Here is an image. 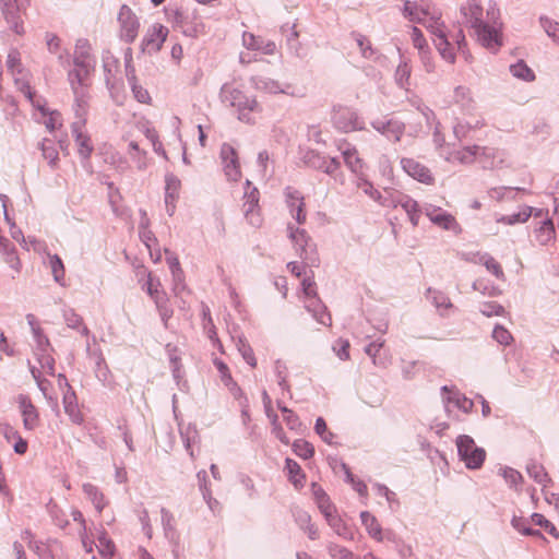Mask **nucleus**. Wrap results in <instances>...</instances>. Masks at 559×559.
I'll use <instances>...</instances> for the list:
<instances>
[{
	"instance_id": "13d9d810",
	"label": "nucleus",
	"mask_w": 559,
	"mask_h": 559,
	"mask_svg": "<svg viewBox=\"0 0 559 559\" xmlns=\"http://www.w3.org/2000/svg\"><path fill=\"white\" fill-rule=\"evenodd\" d=\"M5 262L9 264V266L12 270V277H15V275L20 274L21 269H22V263L14 250L7 253Z\"/></svg>"
},
{
	"instance_id": "3c124183",
	"label": "nucleus",
	"mask_w": 559,
	"mask_h": 559,
	"mask_svg": "<svg viewBox=\"0 0 559 559\" xmlns=\"http://www.w3.org/2000/svg\"><path fill=\"white\" fill-rule=\"evenodd\" d=\"M324 518L337 535L343 536L345 534V525L342 519L336 514V510L332 511L331 515H324Z\"/></svg>"
},
{
	"instance_id": "f3484780",
	"label": "nucleus",
	"mask_w": 559,
	"mask_h": 559,
	"mask_svg": "<svg viewBox=\"0 0 559 559\" xmlns=\"http://www.w3.org/2000/svg\"><path fill=\"white\" fill-rule=\"evenodd\" d=\"M262 396H263L265 414L271 421L273 435L284 444H288L289 439L287 438L286 433L284 432L283 427L281 426V424L278 421L277 414L273 409L271 397L269 396V394L266 392H263Z\"/></svg>"
},
{
	"instance_id": "cd10ccee",
	"label": "nucleus",
	"mask_w": 559,
	"mask_h": 559,
	"mask_svg": "<svg viewBox=\"0 0 559 559\" xmlns=\"http://www.w3.org/2000/svg\"><path fill=\"white\" fill-rule=\"evenodd\" d=\"M360 519L369 536L378 542H381L383 539L382 528L377 518L368 511H362L360 513Z\"/></svg>"
},
{
	"instance_id": "0eeeda50",
	"label": "nucleus",
	"mask_w": 559,
	"mask_h": 559,
	"mask_svg": "<svg viewBox=\"0 0 559 559\" xmlns=\"http://www.w3.org/2000/svg\"><path fill=\"white\" fill-rule=\"evenodd\" d=\"M242 212L247 223L254 229H258L263 224V217L259 206V191L253 188L245 194L242 204Z\"/></svg>"
},
{
	"instance_id": "49530a36",
	"label": "nucleus",
	"mask_w": 559,
	"mask_h": 559,
	"mask_svg": "<svg viewBox=\"0 0 559 559\" xmlns=\"http://www.w3.org/2000/svg\"><path fill=\"white\" fill-rule=\"evenodd\" d=\"M214 365H215V367L217 368V370L219 372V377H221L222 382L226 386L235 385V382L233 380V377L230 374L228 366L225 362H223L222 360H219V359H214Z\"/></svg>"
},
{
	"instance_id": "680f3d73",
	"label": "nucleus",
	"mask_w": 559,
	"mask_h": 559,
	"mask_svg": "<svg viewBox=\"0 0 559 559\" xmlns=\"http://www.w3.org/2000/svg\"><path fill=\"white\" fill-rule=\"evenodd\" d=\"M485 266L486 269L491 273L493 274L497 278H503L504 274H503V270H502V266L500 265V263L495 260L493 258H488L486 261H485Z\"/></svg>"
},
{
	"instance_id": "a18cd8bd",
	"label": "nucleus",
	"mask_w": 559,
	"mask_h": 559,
	"mask_svg": "<svg viewBox=\"0 0 559 559\" xmlns=\"http://www.w3.org/2000/svg\"><path fill=\"white\" fill-rule=\"evenodd\" d=\"M403 207L406 211L412 224L414 226H417L419 219V210L417 202L409 198H406L405 202L403 203Z\"/></svg>"
},
{
	"instance_id": "aec40b11",
	"label": "nucleus",
	"mask_w": 559,
	"mask_h": 559,
	"mask_svg": "<svg viewBox=\"0 0 559 559\" xmlns=\"http://www.w3.org/2000/svg\"><path fill=\"white\" fill-rule=\"evenodd\" d=\"M535 239L540 246L554 243L556 240V229L552 221L548 217L544 218L539 226L535 228Z\"/></svg>"
},
{
	"instance_id": "2eb2a0df",
	"label": "nucleus",
	"mask_w": 559,
	"mask_h": 559,
	"mask_svg": "<svg viewBox=\"0 0 559 559\" xmlns=\"http://www.w3.org/2000/svg\"><path fill=\"white\" fill-rule=\"evenodd\" d=\"M165 252L167 254L166 261L170 269L173 280H174L173 292L176 296H178L182 292H185L187 288L186 283H185V272L180 265L178 257L168 250H165Z\"/></svg>"
},
{
	"instance_id": "6ab92c4d",
	"label": "nucleus",
	"mask_w": 559,
	"mask_h": 559,
	"mask_svg": "<svg viewBox=\"0 0 559 559\" xmlns=\"http://www.w3.org/2000/svg\"><path fill=\"white\" fill-rule=\"evenodd\" d=\"M411 39L416 49H418L419 56L424 61L428 71L433 69V66L430 62V51L428 47V43L423 34V32L417 27L413 26L411 29Z\"/></svg>"
},
{
	"instance_id": "dca6fc26",
	"label": "nucleus",
	"mask_w": 559,
	"mask_h": 559,
	"mask_svg": "<svg viewBox=\"0 0 559 559\" xmlns=\"http://www.w3.org/2000/svg\"><path fill=\"white\" fill-rule=\"evenodd\" d=\"M231 99L230 104L231 106L236 107L239 111V118L241 120L249 121L247 118V112H252L259 110V104L255 99L249 98L245 96L240 91L234 90L230 93Z\"/></svg>"
},
{
	"instance_id": "69168bd1",
	"label": "nucleus",
	"mask_w": 559,
	"mask_h": 559,
	"mask_svg": "<svg viewBox=\"0 0 559 559\" xmlns=\"http://www.w3.org/2000/svg\"><path fill=\"white\" fill-rule=\"evenodd\" d=\"M0 352L12 356L14 354L13 346L9 343L4 332L0 329Z\"/></svg>"
},
{
	"instance_id": "09e8293b",
	"label": "nucleus",
	"mask_w": 559,
	"mask_h": 559,
	"mask_svg": "<svg viewBox=\"0 0 559 559\" xmlns=\"http://www.w3.org/2000/svg\"><path fill=\"white\" fill-rule=\"evenodd\" d=\"M328 549L333 559H353L352 551L341 545L330 544Z\"/></svg>"
},
{
	"instance_id": "a878e982",
	"label": "nucleus",
	"mask_w": 559,
	"mask_h": 559,
	"mask_svg": "<svg viewBox=\"0 0 559 559\" xmlns=\"http://www.w3.org/2000/svg\"><path fill=\"white\" fill-rule=\"evenodd\" d=\"M285 471L289 481L294 485L295 488L300 489L305 486L306 475L296 461L286 459Z\"/></svg>"
},
{
	"instance_id": "4c0bfd02",
	"label": "nucleus",
	"mask_w": 559,
	"mask_h": 559,
	"mask_svg": "<svg viewBox=\"0 0 559 559\" xmlns=\"http://www.w3.org/2000/svg\"><path fill=\"white\" fill-rule=\"evenodd\" d=\"M510 71L515 78L524 80L526 82H532L535 80V74L533 70L522 60H520L515 64H512L510 67Z\"/></svg>"
},
{
	"instance_id": "0e129e2a",
	"label": "nucleus",
	"mask_w": 559,
	"mask_h": 559,
	"mask_svg": "<svg viewBox=\"0 0 559 559\" xmlns=\"http://www.w3.org/2000/svg\"><path fill=\"white\" fill-rule=\"evenodd\" d=\"M243 44L249 49L253 50H260L261 49V43L259 39L251 33H245L243 34Z\"/></svg>"
},
{
	"instance_id": "c9c22d12",
	"label": "nucleus",
	"mask_w": 559,
	"mask_h": 559,
	"mask_svg": "<svg viewBox=\"0 0 559 559\" xmlns=\"http://www.w3.org/2000/svg\"><path fill=\"white\" fill-rule=\"evenodd\" d=\"M532 215L533 209L530 206H523L514 214L502 216L498 222L509 225L525 223Z\"/></svg>"
},
{
	"instance_id": "b1692460",
	"label": "nucleus",
	"mask_w": 559,
	"mask_h": 559,
	"mask_svg": "<svg viewBox=\"0 0 559 559\" xmlns=\"http://www.w3.org/2000/svg\"><path fill=\"white\" fill-rule=\"evenodd\" d=\"M477 145L466 146L448 154L447 160L451 163L471 164L473 163L480 152Z\"/></svg>"
},
{
	"instance_id": "052dcab7",
	"label": "nucleus",
	"mask_w": 559,
	"mask_h": 559,
	"mask_svg": "<svg viewBox=\"0 0 559 559\" xmlns=\"http://www.w3.org/2000/svg\"><path fill=\"white\" fill-rule=\"evenodd\" d=\"M129 147H130V154H131L132 158H135L138 162L136 167L139 169H144L146 167V162L144 159L145 154L140 151V148L135 142H131L129 144Z\"/></svg>"
},
{
	"instance_id": "39448f33",
	"label": "nucleus",
	"mask_w": 559,
	"mask_h": 559,
	"mask_svg": "<svg viewBox=\"0 0 559 559\" xmlns=\"http://www.w3.org/2000/svg\"><path fill=\"white\" fill-rule=\"evenodd\" d=\"M7 68L11 75L14 78L17 88L33 102V93L29 85V73L24 69L21 60V55L17 50L13 49L9 52L7 58Z\"/></svg>"
},
{
	"instance_id": "2f4dec72",
	"label": "nucleus",
	"mask_w": 559,
	"mask_h": 559,
	"mask_svg": "<svg viewBox=\"0 0 559 559\" xmlns=\"http://www.w3.org/2000/svg\"><path fill=\"white\" fill-rule=\"evenodd\" d=\"M144 273L146 275V280L143 283L142 288L146 290V293L150 295V297L153 300H156L159 297H162L163 295H165V293L162 289L160 281L158 278H156L152 274V272H144Z\"/></svg>"
},
{
	"instance_id": "72a5a7b5",
	"label": "nucleus",
	"mask_w": 559,
	"mask_h": 559,
	"mask_svg": "<svg viewBox=\"0 0 559 559\" xmlns=\"http://www.w3.org/2000/svg\"><path fill=\"white\" fill-rule=\"evenodd\" d=\"M48 260L55 281L60 285H66V269L60 257L57 254H49Z\"/></svg>"
},
{
	"instance_id": "79ce46f5",
	"label": "nucleus",
	"mask_w": 559,
	"mask_h": 559,
	"mask_svg": "<svg viewBox=\"0 0 559 559\" xmlns=\"http://www.w3.org/2000/svg\"><path fill=\"white\" fill-rule=\"evenodd\" d=\"M142 239L150 251L151 259L155 263H158L162 260V254L159 250H153L154 245H156V239L153 234L151 231H144L142 234Z\"/></svg>"
},
{
	"instance_id": "bb28decb",
	"label": "nucleus",
	"mask_w": 559,
	"mask_h": 559,
	"mask_svg": "<svg viewBox=\"0 0 559 559\" xmlns=\"http://www.w3.org/2000/svg\"><path fill=\"white\" fill-rule=\"evenodd\" d=\"M312 496L314 498L318 508L323 515H331L332 511H335L334 504L331 502L329 496L323 488L317 484L311 486Z\"/></svg>"
},
{
	"instance_id": "f8f14e48",
	"label": "nucleus",
	"mask_w": 559,
	"mask_h": 559,
	"mask_svg": "<svg viewBox=\"0 0 559 559\" xmlns=\"http://www.w3.org/2000/svg\"><path fill=\"white\" fill-rule=\"evenodd\" d=\"M286 203L290 210L292 215L296 218L299 224H304L307 219V213L305 211V199L304 195L293 188H287L285 191Z\"/></svg>"
},
{
	"instance_id": "4d7b16f0",
	"label": "nucleus",
	"mask_w": 559,
	"mask_h": 559,
	"mask_svg": "<svg viewBox=\"0 0 559 559\" xmlns=\"http://www.w3.org/2000/svg\"><path fill=\"white\" fill-rule=\"evenodd\" d=\"M316 432L323 439V441L331 443L333 440V433L328 430L326 423L323 418L319 417L314 426Z\"/></svg>"
},
{
	"instance_id": "4468645a",
	"label": "nucleus",
	"mask_w": 559,
	"mask_h": 559,
	"mask_svg": "<svg viewBox=\"0 0 559 559\" xmlns=\"http://www.w3.org/2000/svg\"><path fill=\"white\" fill-rule=\"evenodd\" d=\"M72 134L78 146L79 155L85 159L90 158L94 147L90 135L85 131L84 122L73 123Z\"/></svg>"
},
{
	"instance_id": "412c9836",
	"label": "nucleus",
	"mask_w": 559,
	"mask_h": 559,
	"mask_svg": "<svg viewBox=\"0 0 559 559\" xmlns=\"http://www.w3.org/2000/svg\"><path fill=\"white\" fill-rule=\"evenodd\" d=\"M0 432L4 436L9 443H12L15 453L20 455L26 453L28 448L27 441L23 439L19 431H16L13 427L7 424L0 425Z\"/></svg>"
},
{
	"instance_id": "f03ea898",
	"label": "nucleus",
	"mask_w": 559,
	"mask_h": 559,
	"mask_svg": "<svg viewBox=\"0 0 559 559\" xmlns=\"http://www.w3.org/2000/svg\"><path fill=\"white\" fill-rule=\"evenodd\" d=\"M419 24H423L435 36L433 41L441 57L445 61L454 63V47L448 39L445 26L441 21L440 14L437 12H431L429 9L428 14H425V17L420 21Z\"/></svg>"
},
{
	"instance_id": "1a4fd4ad",
	"label": "nucleus",
	"mask_w": 559,
	"mask_h": 559,
	"mask_svg": "<svg viewBox=\"0 0 559 559\" xmlns=\"http://www.w3.org/2000/svg\"><path fill=\"white\" fill-rule=\"evenodd\" d=\"M118 21L120 23L121 37L127 43H132L136 38L140 27L136 15L128 5H122L119 10Z\"/></svg>"
},
{
	"instance_id": "5701e85b",
	"label": "nucleus",
	"mask_w": 559,
	"mask_h": 559,
	"mask_svg": "<svg viewBox=\"0 0 559 559\" xmlns=\"http://www.w3.org/2000/svg\"><path fill=\"white\" fill-rule=\"evenodd\" d=\"M63 408L73 424L81 425L83 423L84 418L79 408L76 395L71 389L63 395Z\"/></svg>"
},
{
	"instance_id": "ddd939ff",
	"label": "nucleus",
	"mask_w": 559,
	"mask_h": 559,
	"mask_svg": "<svg viewBox=\"0 0 559 559\" xmlns=\"http://www.w3.org/2000/svg\"><path fill=\"white\" fill-rule=\"evenodd\" d=\"M403 169L414 179L425 185H432L435 178L431 171L419 162L413 158L402 159Z\"/></svg>"
},
{
	"instance_id": "603ef678",
	"label": "nucleus",
	"mask_w": 559,
	"mask_h": 559,
	"mask_svg": "<svg viewBox=\"0 0 559 559\" xmlns=\"http://www.w3.org/2000/svg\"><path fill=\"white\" fill-rule=\"evenodd\" d=\"M349 347L350 344L347 340L338 338L333 345V350L342 360H347L350 357Z\"/></svg>"
},
{
	"instance_id": "774afa93",
	"label": "nucleus",
	"mask_w": 559,
	"mask_h": 559,
	"mask_svg": "<svg viewBox=\"0 0 559 559\" xmlns=\"http://www.w3.org/2000/svg\"><path fill=\"white\" fill-rule=\"evenodd\" d=\"M528 473L531 476H533L538 483H543L546 478V474L544 473L543 467L533 465L528 468Z\"/></svg>"
},
{
	"instance_id": "ea45409f",
	"label": "nucleus",
	"mask_w": 559,
	"mask_h": 559,
	"mask_svg": "<svg viewBox=\"0 0 559 559\" xmlns=\"http://www.w3.org/2000/svg\"><path fill=\"white\" fill-rule=\"evenodd\" d=\"M293 450L301 459H310L314 454V449L311 443L306 440L298 439L293 443Z\"/></svg>"
},
{
	"instance_id": "e2e57ef3",
	"label": "nucleus",
	"mask_w": 559,
	"mask_h": 559,
	"mask_svg": "<svg viewBox=\"0 0 559 559\" xmlns=\"http://www.w3.org/2000/svg\"><path fill=\"white\" fill-rule=\"evenodd\" d=\"M132 92L134 97L142 104H148L151 102V96L144 87L138 84L132 85Z\"/></svg>"
},
{
	"instance_id": "393cba45",
	"label": "nucleus",
	"mask_w": 559,
	"mask_h": 559,
	"mask_svg": "<svg viewBox=\"0 0 559 559\" xmlns=\"http://www.w3.org/2000/svg\"><path fill=\"white\" fill-rule=\"evenodd\" d=\"M288 231H289V238L296 246L300 255L302 257L305 254V257L307 258L308 250H312V242H311L310 238L308 237L306 230L300 229V228H293L289 226Z\"/></svg>"
},
{
	"instance_id": "f257e3e1",
	"label": "nucleus",
	"mask_w": 559,
	"mask_h": 559,
	"mask_svg": "<svg viewBox=\"0 0 559 559\" xmlns=\"http://www.w3.org/2000/svg\"><path fill=\"white\" fill-rule=\"evenodd\" d=\"M465 23L474 31L476 41L484 48L497 52L503 45V22L497 3H490L486 10L478 0H467L461 8Z\"/></svg>"
},
{
	"instance_id": "7c9ffc66",
	"label": "nucleus",
	"mask_w": 559,
	"mask_h": 559,
	"mask_svg": "<svg viewBox=\"0 0 559 559\" xmlns=\"http://www.w3.org/2000/svg\"><path fill=\"white\" fill-rule=\"evenodd\" d=\"M343 157L345 164L352 171L356 174H360L362 171L365 164L355 147H347L343 150Z\"/></svg>"
},
{
	"instance_id": "a211bd4d",
	"label": "nucleus",
	"mask_w": 559,
	"mask_h": 559,
	"mask_svg": "<svg viewBox=\"0 0 559 559\" xmlns=\"http://www.w3.org/2000/svg\"><path fill=\"white\" fill-rule=\"evenodd\" d=\"M365 352L371 358L374 366L386 368L391 364V355L389 350L384 348L383 342L370 343Z\"/></svg>"
},
{
	"instance_id": "9b49d317",
	"label": "nucleus",
	"mask_w": 559,
	"mask_h": 559,
	"mask_svg": "<svg viewBox=\"0 0 559 559\" xmlns=\"http://www.w3.org/2000/svg\"><path fill=\"white\" fill-rule=\"evenodd\" d=\"M19 408L23 418V426L26 430H34L39 426V414L27 395L17 397Z\"/></svg>"
},
{
	"instance_id": "c03bdc74",
	"label": "nucleus",
	"mask_w": 559,
	"mask_h": 559,
	"mask_svg": "<svg viewBox=\"0 0 559 559\" xmlns=\"http://www.w3.org/2000/svg\"><path fill=\"white\" fill-rule=\"evenodd\" d=\"M345 473H346V479H347L348 483H350V485L353 486L354 490L359 496H361L362 498L366 499L367 496H368L367 485L362 480L356 479L347 467H345Z\"/></svg>"
},
{
	"instance_id": "338daca9",
	"label": "nucleus",
	"mask_w": 559,
	"mask_h": 559,
	"mask_svg": "<svg viewBox=\"0 0 559 559\" xmlns=\"http://www.w3.org/2000/svg\"><path fill=\"white\" fill-rule=\"evenodd\" d=\"M46 43L51 52H57L60 48V39L55 34H47Z\"/></svg>"
},
{
	"instance_id": "473e14b6",
	"label": "nucleus",
	"mask_w": 559,
	"mask_h": 559,
	"mask_svg": "<svg viewBox=\"0 0 559 559\" xmlns=\"http://www.w3.org/2000/svg\"><path fill=\"white\" fill-rule=\"evenodd\" d=\"M43 115V122L49 131H53L62 126V119L60 112L56 110H49L45 106H38Z\"/></svg>"
},
{
	"instance_id": "7ed1b4c3",
	"label": "nucleus",
	"mask_w": 559,
	"mask_h": 559,
	"mask_svg": "<svg viewBox=\"0 0 559 559\" xmlns=\"http://www.w3.org/2000/svg\"><path fill=\"white\" fill-rule=\"evenodd\" d=\"M305 307L313 317L324 325H331V316L326 312L325 307L317 297V286L311 276H305L301 281Z\"/></svg>"
},
{
	"instance_id": "423d86ee",
	"label": "nucleus",
	"mask_w": 559,
	"mask_h": 559,
	"mask_svg": "<svg viewBox=\"0 0 559 559\" xmlns=\"http://www.w3.org/2000/svg\"><path fill=\"white\" fill-rule=\"evenodd\" d=\"M332 121L334 126L343 132H352L362 129V121L358 115L350 108L337 106L333 109Z\"/></svg>"
},
{
	"instance_id": "c85d7f7f",
	"label": "nucleus",
	"mask_w": 559,
	"mask_h": 559,
	"mask_svg": "<svg viewBox=\"0 0 559 559\" xmlns=\"http://www.w3.org/2000/svg\"><path fill=\"white\" fill-rule=\"evenodd\" d=\"M426 214L433 224L444 229H452L457 225L455 218L451 214L445 213L440 209L428 210Z\"/></svg>"
},
{
	"instance_id": "e433bc0d",
	"label": "nucleus",
	"mask_w": 559,
	"mask_h": 559,
	"mask_svg": "<svg viewBox=\"0 0 559 559\" xmlns=\"http://www.w3.org/2000/svg\"><path fill=\"white\" fill-rule=\"evenodd\" d=\"M96 547L103 559H111L116 550L114 542L107 536L106 533H102L98 536Z\"/></svg>"
},
{
	"instance_id": "58836bf2",
	"label": "nucleus",
	"mask_w": 559,
	"mask_h": 559,
	"mask_svg": "<svg viewBox=\"0 0 559 559\" xmlns=\"http://www.w3.org/2000/svg\"><path fill=\"white\" fill-rule=\"evenodd\" d=\"M41 152L45 159L51 167H56L59 160V153L51 141L45 140L41 143Z\"/></svg>"
},
{
	"instance_id": "bf43d9fd",
	"label": "nucleus",
	"mask_w": 559,
	"mask_h": 559,
	"mask_svg": "<svg viewBox=\"0 0 559 559\" xmlns=\"http://www.w3.org/2000/svg\"><path fill=\"white\" fill-rule=\"evenodd\" d=\"M502 476L508 484L516 487L522 481V475L513 468H503Z\"/></svg>"
},
{
	"instance_id": "a19ab883",
	"label": "nucleus",
	"mask_w": 559,
	"mask_h": 559,
	"mask_svg": "<svg viewBox=\"0 0 559 559\" xmlns=\"http://www.w3.org/2000/svg\"><path fill=\"white\" fill-rule=\"evenodd\" d=\"M154 302H155L156 308L162 317V320L164 321L165 324H167V321L173 316V309L169 306L168 298H167L166 294L163 295L162 297H159L158 299L154 300Z\"/></svg>"
},
{
	"instance_id": "864d4df0",
	"label": "nucleus",
	"mask_w": 559,
	"mask_h": 559,
	"mask_svg": "<svg viewBox=\"0 0 559 559\" xmlns=\"http://www.w3.org/2000/svg\"><path fill=\"white\" fill-rule=\"evenodd\" d=\"M532 522L536 525H539V526H543L545 527V530L551 534L552 536H555L556 538L559 537V533L557 531V528L554 526V524H551L548 520H546L544 518V515L542 514H538V513H535L532 515Z\"/></svg>"
},
{
	"instance_id": "9d476101",
	"label": "nucleus",
	"mask_w": 559,
	"mask_h": 559,
	"mask_svg": "<svg viewBox=\"0 0 559 559\" xmlns=\"http://www.w3.org/2000/svg\"><path fill=\"white\" fill-rule=\"evenodd\" d=\"M221 158L227 178L233 181L239 180L241 171L236 150L230 144H223L221 148Z\"/></svg>"
},
{
	"instance_id": "f704fd0d",
	"label": "nucleus",
	"mask_w": 559,
	"mask_h": 559,
	"mask_svg": "<svg viewBox=\"0 0 559 559\" xmlns=\"http://www.w3.org/2000/svg\"><path fill=\"white\" fill-rule=\"evenodd\" d=\"M83 491L88 497V499L93 502L96 510L98 512H102L106 506V501H105L104 495L98 490V488L92 484H85V485H83Z\"/></svg>"
},
{
	"instance_id": "6e6d98bb",
	"label": "nucleus",
	"mask_w": 559,
	"mask_h": 559,
	"mask_svg": "<svg viewBox=\"0 0 559 559\" xmlns=\"http://www.w3.org/2000/svg\"><path fill=\"white\" fill-rule=\"evenodd\" d=\"M3 13L5 15L7 21L12 24V29L16 34L22 35L24 33V28H23V22L20 19V16H16L14 13H12L9 10V8H5L3 10Z\"/></svg>"
},
{
	"instance_id": "c756f323",
	"label": "nucleus",
	"mask_w": 559,
	"mask_h": 559,
	"mask_svg": "<svg viewBox=\"0 0 559 559\" xmlns=\"http://www.w3.org/2000/svg\"><path fill=\"white\" fill-rule=\"evenodd\" d=\"M429 7H425L418 4L413 1H405L403 7V15L408 19L411 22L420 23V21L425 17V14H428Z\"/></svg>"
},
{
	"instance_id": "5fc2aeb1",
	"label": "nucleus",
	"mask_w": 559,
	"mask_h": 559,
	"mask_svg": "<svg viewBox=\"0 0 559 559\" xmlns=\"http://www.w3.org/2000/svg\"><path fill=\"white\" fill-rule=\"evenodd\" d=\"M480 312L486 317H492V316H502L504 313V309L502 306H500L497 302H484L480 306Z\"/></svg>"
},
{
	"instance_id": "20e7f679",
	"label": "nucleus",
	"mask_w": 559,
	"mask_h": 559,
	"mask_svg": "<svg viewBox=\"0 0 559 559\" xmlns=\"http://www.w3.org/2000/svg\"><path fill=\"white\" fill-rule=\"evenodd\" d=\"M456 447L461 460L465 463L467 468H479L486 457L484 449L475 444L473 438L466 435L459 436L456 439Z\"/></svg>"
},
{
	"instance_id": "37998d69",
	"label": "nucleus",
	"mask_w": 559,
	"mask_h": 559,
	"mask_svg": "<svg viewBox=\"0 0 559 559\" xmlns=\"http://www.w3.org/2000/svg\"><path fill=\"white\" fill-rule=\"evenodd\" d=\"M280 409L283 412V419L286 423V426L290 430H298L301 426L298 416L290 409L285 406L278 404Z\"/></svg>"
},
{
	"instance_id": "4be33fe9",
	"label": "nucleus",
	"mask_w": 559,
	"mask_h": 559,
	"mask_svg": "<svg viewBox=\"0 0 559 559\" xmlns=\"http://www.w3.org/2000/svg\"><path fill=\"white\" fill-rule=\"evenodd\" d=\"M87 74L86 70H74L70 73V81L72 84L73 92L76 96L79 107L82 109L86 106V94L84 88V80Z\"/></svg>"
},
{
	"instance_id": "de8ad7c7",
	"label": "nucleus",
	"mask_w": 559,
	"mask_h": 559,
	"mask_svg": "<svg viewBox=\"0 0 559 559\" xmlns=\"http://www.w3.org/2000/svg\"><path fill=\"white\" fill-rule=\"evenodd\" d=\"M449 401L453 403L459 409L463 411L464 413H469L474 406V403L472 400L461 395L460 393H454Z\"/></svg>"
},
{
	"instance_id": "8fccbe9b",
	"label": "nucleus",
	"mask_w": 559,
	"mask_h": 559,
	"mask_svg": "<svg viewBox=\"0 0 559 559\" xmlns=\"http://www.w3.org/2000/svg\"><path fill=\"white\" fill-rule=\"evenodd\" d=\"M492 337L501 345H509L513 341L511 333L503 326L497 325L492 331Z\"/></svg>"
},
{
	"instance_id": "6e6552de",
	"label": "nucleus",
	"mask_w": 559,
	"mask_h": 559,
	"mask_svg": "<svg viewBox=\"0 0 559 559\" xmlns=\"http://www.w3.org/2000/svg\"><path fill=\"white\" fill-rule=\"evenodd\" d=\"M168 36V28L163 24H153L145 33L142 40V50L146 53H155L160 50Z\"/></svg>"
}]
</instances>
